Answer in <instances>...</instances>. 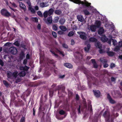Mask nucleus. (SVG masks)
<instances>
[{
  "instance_id": "1",
  "label": "nucleus",
  "mask_w": 122,
  "mask_h": 122,
  "mask_svg": "<svg viewBox=\"0 0 122 122\" xmlns=\"http://www.w3.org/2000/svg\"><path fill=\"white\" fill-rule=\"evenodd\" d=\"M110 115L109 112L108 111H106L103 115V116L105 118L106 121L107 122H113L111 117L110 118Z\"/></svg>"
},
{
  "instance_id": "2",
  "label": "nucleus",
  "mask_w": 122,
  "mask_h": 122,
  "mask_svg": "<svg viewBox=\"0 0 122 122\" xmlns=\"http://www.w3.org/2000/svg\"><path fill=\"white\" fill-rule=\"evenodd\" d=\"M75 3L76 4H81L82 5H84L87 6H89L91 4V3H89L86 1L84 2L83 1H81L79 0H70Z\"/></svg>"
},
{
  "instance_id": "3",
  "label": "nucleus",
  "mask_w": 122,
  "mask_h": 122,
  "mask_svg": "<svg viewBox=\"0 0 122 122\" xmlns=\"http://www.w3.org/2000/svg\"><path fill=\"white\" fill-rule=\"evenodd\" d=\"M1 14L6 17H9L10 15V14L6 10L3 9L0 11Z\"/></svg>"
},
{
  "instance_id": "4",
  "label": "nucleus",
  "mask_w": 122,
  "mask_h": 122,
  "mask_svg": "<svg viewBox=\"0 0 122 122\" xmlns=\"http://www.w3.org/2000/svg\"><path fill=\"white\" fill-rule=\"evenodd\" d=\"M9 51L11 54L14 55L16 54L17 51V50L14 47H11L10 48Z\"/></svg>"
},
{
  "instance_id": "5",
  "label": "nucleus",
  "mask_w": 122,
  "mask_h": 122,
  "mask_svg": "<svg viewBox=\"0 0 122 122\" xmlns=\"http://www.w3.org/2000/svg\"><path fill=\"white\" fill-rule=\"evenodd\" d=\"M77 33L80 35V37L81 38L84 40L86 39V37L85 33L81 32H78Z\"/></svg>"
},
{
  "instance_id": "6",
  "label": "nucleus",
  "mask_w": 122,
  "mask_h": 122,
  "mask_svg": "<svg viewBox=\"0 0 122 122\" xmlns=\"http://www.w3.org/2000/svg\"><path fill=\"white\" fill-rule=\"evenodd\" d=\"M43 20L47 24H51V23L52 22V19L51 16L48 17L47 18V20H46V18L44 19Z\"/></svg>"
},
{
  "instance_id": "7",
  "label": "nucleus",
  "mask_w": 122,
  "mask_h": 122,
  "mask_svg": "<svg viewBox=\"0 0 122 122\" xmlns=\"http://www.w3.org/2000/svg\"><path fill=\"white\" fill-rule=\"evenodd\" d=\"M97 27L95 25H90L88 26V29L92 31H96Z\"/></svg>"
},
{
  "instance_id": "8",
  "label": "nucleus",
  "mask_w": 122,
  "mask_h": 122,
  "mask_svg": "<svg viewBox=\"0 0 122 122\" xmlns=\"http://www.w3.org/2000/svg\"><path fill=\"white\" fill-rule=\"evenodd\" d=\"M109 37L110 38H111V39L108 41V43L110 45H111V41H112L113 45L114 46L116 45L117 44V41L115 40H113L112 39V37H111V36H109Z\"/></svg>"
},
{
  "instance_id": "9",
  "label": "nucleus",
  "mask_w": 122,
  "mask_h": 122,
  "mask_svg": "<svg viewBox=\"0 0 122 122\" xmlns=\"http://www.w3.org/2000/svg\"><path fill=\"white\" fill-rule=\"evenodd\" d=\"M107 98L109 102L110 103L112 104H114L115 103V101L111 98V96L109 94H107Z\"/></svg>"
},
{
  "instance_id": "10",
  "label": "nucleus",
  "mask_w": 122,
  "mask_h": 122,
  "mask_svg": "<svg viewBox=\"0 0 122 122\" xmlns=\"http://www.w3.org/2000/svg\"><path fill=\"white\" fill-rule=\"evenodd\" d=\"M19 5L20 8L24 11H25L26 8L25 4L22 2H20Z\"/></svg>"
},
{
  "instance_id": "11",
  "label": "nucleus",
  "mask_w": 122,
  "mask_h": 122,
  "mask_svg": "<svg viewBox=\"0 0 122 122\" xmlns=\"http://www.w3.org/2000/svg\"><path fill=\"white\" fill-rule=\"evenodd\" d=\"M94 94L95 96L97 97H99L100 96V92L98 90L94 91Z\"/></svg>"
},
{
  "instance_id": "12",
  "label": "nucleus",
  "mask_w": 122,
  "mask_h": 122,
  "mask_svg": "<svg viewBox=\"0 0 122 122\" xmlns=\"http://www.w3.org/2000/svg\"><path fill=\"white\" fill-rule=\"evenodd\" d=\"M48 4L47 2H42L40 3V7H44L48 6Z\"/></svg>"
},
{
  "instance_id": "13",
  "label": "nucleus",
  "mask_w": 122,
  "mask_h": 122,
  "mask_svg": "<svg viewBox=\"0 0 122 122\" xmlns=\"http://www.w3.org/2000/svg\"><path fill=\"white\" fill-rule=\"evenodd\" d=\"M77 18L78 20L81 22H83L84 20V18L81 15H78L77 16Z\"/></svg>"
},
{
  "instance_id": "14",
  "label": "nucleus",
  "mask_w": 122,
  "mask_h": 122,
  "mask_svg": "<svg viewBox=\"0 0 122 122\" xmlns=\"http://www.w3.org/2000/svg\"><path fill=\"white\" fill-rule=\"evenodd\" d=\"M24 57L25 54L22 51L21 52L19 55V60H21Z\"/></svg>"
},
{
  "instance_id": "15",
  "label": "nucleus",
  "mask_w": 122,
  "mask_h": 122,
  "mask_svg": "<svg viewBox=\"0 0 122 122\" xmlns=\"http://www.w3.org/2000/svg\"><path fill=\"white\" fill-rule=\"evenodd\" d=\"M20 69L21 70H23L24 71H27L29 68L26 66H20Z\"/></svg>"
},
{
  "instance_id": "16",
  "label": "nucleus",
  "mask_w": 122,
  "mask_h": 122,
  "mask_svg": "<svg viewBox=\"0 0 122 122\" xmlns=\"http://www.w3.org/2000/svg\"><path fill=\"white\" fill-rule=\"evenodd\" d=\"M90 47V44H88L86 47H85L84 48V50L85 52H88L89 51V49Z\"/></svg>"
},
{
  "instance_id": "17",
  "label": "nucleus",
  "mask_w": 122,
  "mask_h": 122,
  "mask_svg": "<svg viewBox=\"0 0 122 122\" xmlns=\"http://www.w3.org/2000/svg\"><path fill=\"white\" fill-rule=\"evenodd\" d=\"M60 29L62 31L65 32L67 30V28L65 26L63 25H61L59 26Z\"/></svg>"
},
{
  "instance_id": "18",
  "label": "nucleus",
  "mask_w": 122,
  "mask_h": 122,
  "mask_svg": "<svg viewBox=\"0 0 122 122\" xmlns=\"http://www.w3.org/2000/svg\"><path fill=\"white\" fill-rule=\"evenodd\" d=\"M96 47H98L99 49H101L102 48V45L98 41L97 42L95 45Z\"/></svg>"
},
{
  "instance_id": "19",
  "label": "nucleus",
  "mask_w": 122,
  "mask_h": 122,
  "mask_svg": "<svg viewBox=\"0 0 122 122\" xmlns=\"http://www.w3.org/2000/svg\"><path fill=\"white\" fill-rule=\"evenodd\" d=\"M54 11V10L52 8L50 9L48 11V15H50L53 14Z\"/></svg>"
},
{
  "instance_id": "20",
  "label": "nucleus",
  "mask_w": 122,
  "mask_h": 122,
  "mask_svg": "<svg viewBox=\"0 0 122 122\" xmlns=\"http://www.w3.org/2000/svg\"><path fill=\"white\" fill-rule=\"evenodd\" d=\"M64 65L66 67L69 68H72L73 67L72 65L69 63H66L64 64Z\"/></svg>"
},
{
  "instance_id": "21",
  "label": "nucleus",
  "mask_w": 122,
  "mask_h": 122,
  "mask_svg": "<svg viewBox=\"0 0 122 122\" xmlns=\"http://www.w3.org/2000/svg\"><path fill=\"white\" fill-rule=\"evenodd\" d=\"M109 48H107V52L108 55L110 56H113L114 55V53L112 52L108 51H109Z\"/></svg>"
},
{
  "instance_id": "22",
  "label": "nucleus",
  "mask_w": 122,
  "mask_h": 122,
  "mask_svg": "<svg viewBox=\"0 0 122 122\" xmlns=\"http://www.w3.org/2000/svg\"><path fill=\"white\" fill-rule=\"evenodd\" d=\"M104 32V30L103 28H100L98 31V33L100 35L102 34Z\"/></svg>"
},
{
  "instance_id": "23",
  "label": "nucleus",
  "mask_w": 122,
  "mask_h": 122,
  "mask_svg": "<svg viewBox=\"0 0 122 122\" xmlns=\"http://www.w3.org/2000/svg\"><path fill=\"white\" fill-rule=\"evenodd\" d=\"M89 41L90 42H95L97 41V40L94 37H91L89 39Z\"/></svg>"
},
{
  "instance_id": "24",
  "label": "nucleus",
  "mask_w": 122,
  "mask_h": 122,
  "mask_svg": "<svg viewBox=\"0 0 122 122\" xmlns=\"http://www.w3.org/2000/svg\"><path fill=\"white\" fill-rule=\"evenodd\" d=\"M101 40L102 41L104 42L107 41L108 39L105 36H104L101 37Z\"/></svg>"
},
{
  "instance_id": "25",
  "label": "nucleus",
  "mask_w": 122,
  "mask_h": 122,
  "mask_svg": "<svg viewBox=\"0 0 122 122\" xmlns=\"http://www.w3.org/2000/svg\"><path fill=\"white\" fill-rule=\"evenodd\" d=\"M25 74V73L24 71H22L20 72L18 75L20 77H23L24 76Z\"/></svg>"
},
{
  "instance_id": "26",
  "label": "nucleus",
  "mask_w": 122,
  "mask_h": 122,
  "mask_svg": "<svg viewBox=\"0 0 122 122\" xmlns=\"http://www.w3.org/2000/svg\"><path fill=\"white\" fill-rule=\"evenodd\" d=\"M28 9L32 13H34L35 12L34 10L32 7V6L28 7Z\"/></svg>"
},
{
  "instance_id": "27",
  "label": "nucleus",
  "mask_w": 122,
  "mask_h": 122,
  "mask_svg": "<svg viewBox=\"0 0 122 122\" xmlns=\"http://www.w3.org/2000/svg\"><path fill=\"white\" fill-rule=\"evenodd\" d=\"M65 21V19L62 18L61 19V20H59V23L61 24H63Z\"/></svg>"
},
{
  "instance_id": "28",
  "label": "nucleus",
  "mask_w": 122,
  "mask_h": 122,
  "mask_svg": "<svg viewBox=\"0 0 122 122\" xmlns=\"http://www.w3.org/2000/svg\"><path fill=\"white\" fill-rule=\"evenodd\" d=\"M95 24L96 25L97 27H98L101 25V22L97 20Z\"/></svg>"
},
{
  "instance_id": "29",
  "label": "nucleus",
  "mask_w": 122,
  "mask_h": 122,
  "mask_svg": "<svg viewBox=\"0 0 122 122\" xmlns=\"http://www.w3.org/2000/svg\"><path fill=\"white\" fill-rule=\"evenodd\" d=\"M43 16L45 18H46L47 16L48 15V11H46L43 13Z\"/></svg>"
},
{
  "instance_id": "30",
  "label": "nucleus",
  "mask_w": 122,
  "mask_h": 122,
  "mask_svg": "<svg viewBox=\"0 0 122 122\" xmlns=\"http://www.w3.org/2000/svg\"><path fill=\"white\" fill-rule=\"evenodd\" d=\"M18 75V72L15 71L12 74V76L15 78H16Z\"/></svg>"
},
{
  "instance_id": "31",
  "label": "nucleus",
  "mask_w": 122,
  "mask_h": 122,
  "mask_svg": "<svg viewBox=\"0 0 122 122\" xmlns=\"http://www.w3.org/2000/svg\"><path fill=\"white\" fill-rule=\"evenodd\" d=\"M55 13L57 15H59L61 13V11L60 10H55Z\"/></svg>"
},
{
  "instance_id": "32",
  "label": "nucleus",
  "mask_w": 122,
  "mask_h": 122,
  "mask_svg": "<svg viewBox=\"0 0 122 122\" xmlns=\"http://www.w3.org/2000/svg\"><path fill=\"white\" fill-rule=\"evenodd\" d=\"M7 76L8 78H10L12 76V74L11 72H8L7 73Z\"/></svg>"
},
{
  "instance_id": "33",
  "label": "nucleus",
  "mask_w": 122,
  "mask_h": 122,
  "mask_svg": "<svg viewBox=\"0 0 122 122\" xmlns=\"http://www.w3.org/2000/svg\"><path fill=\"white\" fill-rule=\"evenodd\" d=\"M99 52L101 54H102L105 53V50L104 49H100L99 50Z\"/></svg>"
},
{
  "instance_id": "34",
  "label": "nucleus",
  "mask_w": 122,
  "mask_h": 122,
  "mask_svg": "<svg viewBox=\"0 0 122 122\" xmlns=\"http://www.w3.org/2000/svg\"><path fill=\"white\" fill-rule=\"evenodd\" d=\"M88 110H90V112L92 113V107L91 105H90L88 107Z\"/></svg>"
},
{
  "instance_id": "35",
  "label": "nucleus",
  "mask_w": 122,
  "mask_h": 122,
  "mask_svg": "<svg viewBox=\"0 0 122 122\" xmlns=\"http://www.w3.org/2000/svg\"><path fill=\"white\" fill-rule=\"evenodd\" d=\"M52 28L54 30H57L58 28L56 25H52Z\"/></svg>"
},
{
  "instance_id": "36",
  "label": "nucleus",
  "mask_w": 122,
  "mask_h": 122,
  "mask_svg": "<svg viewBox=\"0 0 122 122\" xmlns=\"http://www.w3.org/2000/svg\"><path fill=\"white\" fill-rule=\"evenodd\" d=\"M74 34V32L72 31H71L68 33V36H71L73 35Z\"/></svg>"
},
{
  "instance_id": "37",
  "label": "nucleus",
  "mask_w": 122,
  "mask_h": 122,
  "mask_svg": "<svg viewBox=\"0 0 122 122\" xmlns=\"http://www.w3.org/2000/svg\"><path fill=\"white\" fill-rule=\"evenodd\" d=\"M26 2L29 6L28 7L31 6V3L30 0H27Z\"/></svg>"
},
{
  "instance_id": "38",
  "label": "nucleus",
  "mask_w": 122,
  "mask_h": 122,
  "mask_svg": "<svg viewBox=\"0 0 122 122\" xmlns=\"http://www.w3.org/2000/svg\"><path fill=\"white\" fill-rule=\"evenodd\" d=\"M83 12L85 15H88L89 14V12L86 10H84Z\"/></svg>"
},
{
  "instance_id": "39",
  "label": "nucleus",
  "mask_w": 122,
  "mask_h": 122,
  "mask_svg": "<svg viewBox=\"0 0 122 122\" xmlns=\"http://www.w3.org/2000/svg\"><path fill=\"white\" fill-rule=\"evenodd\" d=\"M37 14L40 16L42 17L43 16L42 14L41 11H38L37 12Z\"/></svg>"
},
{
  "instance_id": "40",
  "label": "nucleus",
  "mask_w": 122,
  "mask_h": 122,
  "mask_svg": "<svg viewBox=\"0 0 122 122\" xmlns=\"http://www.w3.org/2000/svg\"><path fill=\"white\" fill-rule=\"evenodd\" d=\"M100 60V61L102 62H107V60L104 59L103 58H101Z\"/></svg>"
},
{
  "instance_id": "41",
  "label": "nucleus",
  "mask_w": 122,
  "mask_h": 122,
  "mask_svg": "<svg viewBox=\"0 0 122 122\" xmlns=\"http://www.w3.org/2000/svg\"><path fill=\"white\" fill-rule=\"evenodd\" d=\"M52 34L53 36L54 37L56 38L57 37L56 34V32L54 31H52Z\"/></svg>"
},
{
  "instance_id": "42",
  "label": "nucleus",
  "mask_w": 122,
  "mask_h": 122,
  "mask_svg": "<svg viewBox=\"0 0 122 122\" xmlns=\"http://www.w3.org/2000/svg\"><path fill=\"white\" fill-rule=\"evenodd\" d=\"M120 47L119 46H117L114 48V51H117L119 49Z\"/></svg>"
},
{
  "instance_id": "43",
  "label": "nucleus",
  "mask_w": 122,
  "mask_h": 122,
  "mask_svg": "<svg viewBox=\"0 0 122 122\" xmlns=\"http://www.w3.org/2000/svg\"><path fill=\"white\" fill-rule=\"evenodd\" d=\"M14 44L15 46H19L20 44L18 41H16L14 43Z\"/></svg>"
},
{
  "instance_id": "44",
  "label": "nucleus",
  "mask_w": 122,
  "mask_h": 122,
  "mask_svg": "<svg viewBox=\"0 0 122 122\" xmlns=\"http://www.w3.org/2000/svg\"><path fill=\"white\" fill-rule=\"evenodd\" d=\"M20 122H25V119L24 117H23L21 118Z\"/></svg>"
},
{
  "instance_id": "45",
  "label": "nucleus",
  "mask_w": 122,
  "mask_h": 122,
  "mask_svg": "<svg viewBox=\"0 0 122 122\" xmlns=\"http://www.w3.org/2000/svg\"><path fill=\"white\" fill-rule=\"evenodd\" d=\"M58 17H56L55 18L54 21L55 22H57L58 20Z\"/></svg>"
},
{
  "instance_id": "46",
  "label": "nucleus",
  "mask_w": 122,
  "mask_h": 122,
  "mask_svg": "<svg viewBox=\"0 0 122 122\" xmlns=\"http://www.w3.org/2000/svg\"><path fill=\"white\" fill-rule=\"evenodd\" d=\"M3 82L4 84L6 86H8V84L7 83V82L5 80L3 81Z\"/></svg>"
},
{
  "instance_id": "47",
  "label": "nucleus",
  "mask_w": 122,
  "mask_h": 122,
  "mask_svg": "<svg viewBox=\"0 0 122 122\" xmlns=\"http://www.w3.org/2000/svg\"><path fill=\"white\" fill-rule=\"evenodd\" d=\"M115 64H114L113 63H111V65L110 66V67L111 68H112L113 67H115Z\"/></svg>"
},
{
  "instance_id": "48",
  "label": "nucleus",
  "mask_w": 122,
  "mask_h": 122,
  "mask_svg": "<svg viewBox=\"0 0 122 122\" xmlns=\"http://www.w3.org/2000/svg\"><path fill=\"white\" fill-rule=\"evenodd\" d=\"M26 59H28L30 58V56L28 53L27 54L26 56Z\"/></svg>"
},
{
  "instance_id": "49",
  "label": "nucleus",
  "mask_w": 122,
  "mask_h": 122,
  "mask_svg": "<svg viewBox=\"0 0 122 122\" xmlns=\"http://www.w3.org/2000/svg\"><path fill=\"white\" fill-rule=\"evenodd\" d=\"M59 113L61 115H63L65 113V112L63 110H61L60 111Z\"/></svg>"
},
{
  "instance_id": "50",
  "label": "nucleus",
  "mask_w": 122,
  "mask_h": 122,
  "mask_svg": "<svg viewBox=\"0 0 122 122\" xmlns=\"http://www.w3.org/2000/svg\"><path fill=\"white\" fill-rule=\"evenodd\" d=\"M62 46L64 47L65 48H67L68 47L65 44H63Z\"/></svg>"
},
{
  "instance_id": "51",
  "label": "nucleus",
  "mask_w": 122,
  "mask_h": 122,
  "mask_svg": "<svg viewBox=\"0 0 122 122\" xmlns=\"http://www.w3.org/2000/svg\"><path fill=\"white\" fill-rule=\"evenodd\" d=\"M118 46L120 47H122V41L120 42L119 43Z\"/></svg>"
},
{
  "instance_id": "52",
  "label": "nucleus",
  "mask_w": 122,
  "mask_h": 122,
  "mask_svg": "<svg viewBox=\"0 0 122 122\" xmlns=\"http://www.w3.org/2000/svg\"><path fill=\"white\" fill-rule=\"evenodd\" d=\"M33 20L36 22H37L38 21V19L36 17L33 18Z\"/></svg>"
},
{
  "instance_id": "53",
  "label": "nucleus",
  "mask_w": 122,
  "mask_h": 122,
  "mask_svg": "<svg viewBox=\"0 0 122 122\" xmlns=\"http://www.w3.org/2000/svg\"><path fill=\"white\" fill-rule=\"evenodd\" d=\"M10 3L12 5V6L15 7H17V6L14 3H11L10 2Z\"/></svg>"
},
{
  "instance_id": "54",
  "label": "nucleus",
  "mask_w": 122,
  "mask_h": 122,
  "mask_svg": "<svg viewBox=\"0 0 122 122\" xmlns=\"http://www.w3.org/2000/svg\"><path fill=\"white\" fill-rule=\"evenodd\" d=\"M51 51V53H52L56 57L58 56L55 53V52L54 51Z\"/></svg>"
},
{
  "instance_id": "55",
  "label": "nucleus",
  "mask_w": 122,
  "mask_h": 122,
  "mask_svg": "<svg viewBox=\"0 0 122 122\" xmlns=\"http://www.w3.org/2000/svg\"><path fill=\"white\" fill-rule=\"evenodd\" d=\"M58 33L60 35L64 33V32L63 31L61 30L59 31Z\"/></svg>"
},
{
  "instance_id": "56",
  "label": "nucleus",
  "mask_w": 122,
  "mask_h": 122,
  "mask_svg": "<svg viewBox=\"0 0 122 122\" xmlns=\"http://www.w3.org/2000/svg\"><path fill=\"white\" fill-rule=\"evenodd\" d=\"M0 64L2 66H3L4 65L3 62L1 60H0Z\"/></svg>"
},
{
  "instance_id": "57",
  "label": "nucleus",
  "mask_w": 122,
  "mask_h": 122,
  "mask_svg": "<svg viewBox=\"0 0 122 122\" xmlns=\"http://www.w3.org/2000/svg\"><path fill=\"white\" fill-rule=\"evenodd\" d=\"M35 10H39V7L37 6H36L34 7Z\"/></svg>"
},
{
  "instance_id": "58",
  "label": "nucleus",
  "mask_w": 122,
  "mask_h": 122,
  "mask_svg": "<svg viewBox=\"0 0 122 122\" xmlns=\"http://www.w3.org/2000/svg\"><path fill=\"white\" fill-rule=\"evenodd\" d=\"M93 64L94 67L95 68H97V66L96 63H93Z\"/></svg>"
},
{
  "instance_id": "59",
  "label": "nucleus",
  "mask_w": 122,
  "mask_h": 122,
  "mask_svg": "<svg viewBox=\"0 0 122 122\" xmlns=\"http://www.w3.org/2000/svg\"><path fill=\"white\" fill-rule=\"evenodd\" d=\"M27 61V60L26 59H25L23 61V63L24 64H26Z\"/></svg>"
},
{
  "instance_id": "60",
  "label": "nucleus",
  "mask_w": 122,
  "mask_h": 122,
  "mask_svg": "<svg viewBox=\"0 0 122 122\" xmlns=\"http://www.w3.org/2000/svg\"><path fill=\"white\" fill-rule=\"evenodd\" d=\"M71 45H74L75 43L74 40L73 39H71Z\"/></svg>"
},
{
  "instance_id": "61",
  "label": "nucleus",
  "mask_w": 122,
  "mask_h": 122,
  "mask_svg": "<svg viewBox=\"0 0 122 122\" xmlns=\"http://www.w3.org/2000/svg\"><path fill=\"white\" fill-rule=\"evenodd\" d=\"M111 80L112 81H113L115 80V79L114 78L112 77L111 78Z\"/></svg>"
},
{
  "instance_id": "62",
  "label": "nucleus",
  "mask_w": 122,
  "mask_h": 122,
  "mask_svg": "<svg viewBox=\"0 0 122 122\" xmlns=\"http://www.w3.org/2000/svg\"><path fill=\"white\" fill-rule=\"evenodd\" d=\"M62 86V85H59L58 86V90H59L61 89Z\"/></svg>"
},
{
  "instance_id": "63",
  "label": "nucleus",
  "mask_w": 122,
  "mask_h": 122,
  "mask_svg": "<svg viewBox=\"0 0 122 122\" xmlns=\"http://www.w3.org/2000/svg\"><path fill=\"white\" fill-rule=\"evenodd\" d=\"M76 100H78L79 99V97L77 94L76 95Z\"/></svg>"
},
{
  "instance_id": "64",
  "label": "nucleus",
  "mask_w": 122,
  "mask_h": 122,
  "mask_svg": "<svg viewBox=\"0 0 122 122\" xmlns=\"http://www.w3.org/2000/svg\"><path fill=\"white\" fill-rule=\"evenodd\" d=\"M108 66V64H105L103 66L104 68H106Z\"/></svg>"
}]
</instances>
